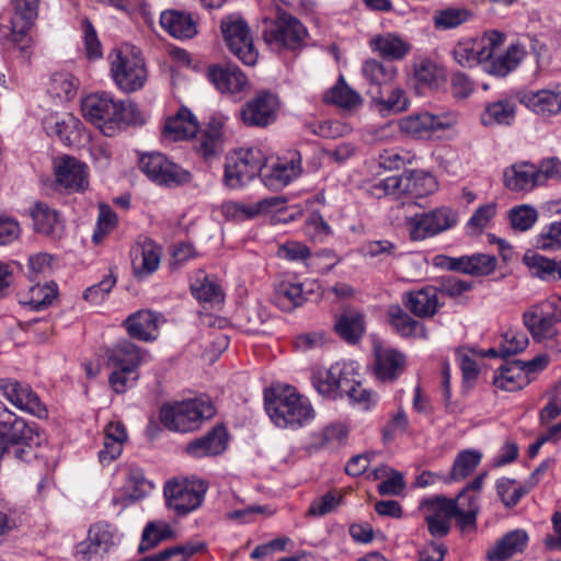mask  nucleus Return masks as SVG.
Wrapping results in <instances>:
<instances>
[{
    "label": "nucleus",
    "mask_w": 561,
    "mask_h": 561,
    "mask_svg": "<svg viewBox=\"0 0 561 561\" xmlns=\"http://www.w3.org/2000/svg\"><path fill=\"white\" fill-rule=\"evenodd\" d=\"M434 264L437 267L448 271L461 272L474 276L490 275L496 267V257L493 255L477 253L463 255L460 257H450L447 255H436Z\"/></svg>",
    "instance_id": "f3484780"
},
{
    "label": "nucleus",
    "mask_w": 561,
    "mask_h": 561,
    "mask_svg": "<svg viewBox=\"0 0 561 561\" xmlns=\"http://www.w3.org/2000/svg\"><path fill=\"white\" fill-rule=\"evenodd\" d=\"M225 118L222 116H213L206 129L198 138L197 151L204 158L216 156L222 151L225 141Z\"/></svg>",
    "instance_id": "f704fd0d"
},
{
    "label": "nucleus",
    "mask_w": 561,
    "mask_h": 561,
    "mask_svg": "<svg viewBox=\"0 0 561 561\" xmlns=\"http://www.w3.org/2000/svg\"><path fill=\"white\" fill-rule=\"evenodd\" d=\"M301 172L300 152L288 150L266 169L262 174V181L267 188L279 191L297 179Z\"/></svg>",
    "instance_id": "2eb2a0df"
},
{
    "label": "nucleus",
    "mask_w": 561,
    "mask_h": 561,
    "mask_svg": "<svg viewBox=\"0 0 561 561\" xmlns=\"http://www.w3.org/2000/svg\"><path fill=\"white\" fill-rule=\"evenodd\" d=\"M276 110V98L271 93H260L242 106L240 115L247 126L265 127L275 121Z\"/></svg>",
    "instance_id": "4be33fe9"
},
{
    "label": "nucleus",
    "mask_w": 561,
    "mask_h": 561,
    "mask_svg": "<svg viewBox=\"0 0 561 561\" xmlns=\"http://www.w3.org/2000/svg\"><path fill=\"white\" fill-rule=\"evenodd\" d=\"M103 449L99 451V459L103 465L115 460L123 451L127 433L122 422H111L104 431Z\"/></svg>",
    "instance_id": "4c0bfd02"
},
{
    "label": "nucleus",
    "mask_w": 561,
    "mask_h": 561,
    "mask_svg": "<svg viewBox=\"0 0 561 561\" xmlns=\"http://www.w3.org/2000/svg\"><path fill=\"white\" fill-rule=\"evenodd\" d=\"M301 283L282 282L275 286L273 302L284 311H291L302 306L306 298Z\"/></svg>",
    "instance_id": "a18cd8bd"
},
{
    "label": "nucleus",
    "mask_w": 561,
    "mask_h": 561,
    "mask_svg": "<svg viewBox=\"0 0 561 561\" xmlns=\"http://www.w3.org/2000/svg\"><path fill=\"white\" fill-rule=\"evenodd\" d=\"M81 111L84 118L101 128L105 135H110L105 128L112 129V124L129 121L126 105L106 92L84 98Z\"/></svg>",
    "instance_id": "6e6552de"
},
{
    "label": "nucleus",
    "mask_w": 561,
    "mask_h": 561,
    "mask_svg": "<svg viewBox=\"0 0 561 561\" xmlns=\"http://www.w3.org/2000/svg\"><path fill=\"white\" fill-rule=\"evenodd\" d=\"M508 218L515 230L526 231L536 222L538 213L531 206L520 205L510 210Z\"/></svg>",
    "instance_id": "052dcab7"
},
{
    "label": "nucleus",
    "mask_w": 561,
    "mask_h": 561,
    "mask_svg": "<svg viewBox=\"0 0 561 561\" xmlns=\"http://www.w3.org/2000/svg\"><path fill=\"white\" fill-rule=\"evenodd\" d=\"M522 102L537 114L554 115L561 111V87L524 94Z\"/></svg>",
    "instance_id": "c9c22d12"
},
{
    "label": "nucleus",
    "mask_w": 561,
    "mask_h": 561,
    "mask_svg": "<svg viewBox=\"0 0 561 561\" xmlns=\"http://www.w3.org/2000/svg\"><path fill=\"white\" fill-rule=\"evenodd\" d=\"M216 414L213 402L205 397L163 404L160 421L172 432L187 433L198 430Z\"/></svg>",
    "instance_id": "f03ea898"
},
{
    "label": "nucleus",
    "mask_w": 561,
    "mask_h": 561,
    "mask_svg": "<svg viewBox=\"0 0 561 561\" xmlns=\"http://www.w3.org/2000/svg\"><path fill=\"white\" fill-rule=\"evenodd\" d=\"M171 530L169 527L159 528L156 523H149L141 536V542L138 547L139 552L148 551L159 545L161 541L171 536Z\"/></svg>",
    "instance_id": "338daca9"
},
{
    "label": "nucleus",
    "mask_w": 561,
    "mask_h": 561,
    "mask_svg": "<svg viewBox=\"0 0 561 561\" xmlns=\"http://www.w3.org/2000/svg\"><path fill=\"white\" fill-rule=\"evenodd\" d=\"M14 14L11 19V41L19 44L21 50L30 47L28 32L37 18L38 0H11Z\"/></svg>",
    "instance_id": "6ab92c4d"
},
{
    "label": "nucleus",
    "mask_w": 561,
    "mask_h": 561,
    "mask_svg": "<svg viewBox=\"0 0 561 561\" xmlns=\"http://www.w3.org/2000/svg\"><path fill=\"white\" fill-rule=\"evenodd\" d=\"M161 26L175 38H192L196 34V25L191 14L179 11H164L160 16Z\"/></svg>",
    "instance_id": "ea45409f"
},
{
    "label": "nucleus",
    "mask_w": 561,
    "mask_h": 561,
    "mask_svg": "<svg viewBox=\"0 0 561 561\" xmlns=\"http://www.w3.org/2000/svg\"><path fill=\"white\" fill-rule=\"evenodd\" d=\"M146 357V351L130 341L124 340L107 351V363L112 368L123 371H137Z\"/></svg>",
    "instance_id": "393cba45"
},
{
    "label": "nucleus",
    "mask_w": 561,
    "mask_h": 561,
    "mask_svg": "<svg viewBox=\"0 0 561 561\" xmlns=\"http://www.w3.org/2000/svg\"><path fill=\"white\" fill-rule=\"evenodd\" d=\"M265 154L259 148H239L226 157L224 182L230 188L249 184L265 165Z\"/></svg>",
    "instance_id": "0eeeda50"
},
{
    "label": "nucleus",
    "mask_w": 561,
    "mask_h": 561,
    "mask_svg": "<svg viewBox=\"0 0 561 561\" xmlns=\"http://www.w3.org/2000/svg\"><path fill=\"white\" fill-rule=\"evenodd\" d=\"M414 76L419 83L433 87L437 85L443 72L435 62L424 59L415 67Z\"/></svg>",
    "instance_id": "774afa93"
},
{
    "label": "nucleus",
    "mask_w": 561,
    "mask_h": 561,
    "mask_svg": "<svg viewBox=\"0 0 561 561\" xmlns=\"http://www.w3.org/2000/svg\"><path fill=\"white\" fill-rule=\"evenodd\" d=\"M457 508L454 518L457 519L458 526L465 530L466 528H473L477 525V516L480 507L478 504V496H468V502L457 500Z\"/></svg>",
    "instance_id": "5fc2aeb1"
},
{
    "label": "nucleus",
    "mask_w": 561,
    "mask_h": 561,
    "mask_svg": "<svg viewBox=\"0 0 561 561\" xmlns=\"http://www.w3.org/2000/svg\"><path fill=\"white\" fill-rule=\"evenodd\" d=\"M199 129L195 115L187 108L181 107L178 113L167 118L162 135L171 141L194 137Z\"/></svg>",
    "instance_id": "cd10ccee"
},
{
    "label": "nucleus",
    "mask_w": 561,
    "mask_h": 561,
    "mask_svg": "<svg viewBox=\"0 0 561 561\" xmlns=\"http://www.w3.org/2000/svg\"><path fill=\"white\" fill-rule=\"evenodd\" d=\"M519 365H522L519 359L506 362L501 367L500 374L494 376V386L505 391H516L526 387L531 378L526 376L525 370Z\"/></svg>",
    "instance_id": "a19ab883"
},
{
    "label": "nucleus",
    "mask_w": 561,
    "mask_h": 561,
    "mask_svg": "<svg viewBox=\"0 0 561 561\" xmlns=\"http://www.w3.org/2000/svg\"><path fill=\"white\" fill-rule=\"evenodd\" d=\"M77 82L69 73L57 72L51 76L49 92L60 99L70 100L75 96Z\"/></svg>",
    "instance_id": "13d9d810"
},
{
    "label": "nucleus",
    "mask_w": 561,
    "mask_h": 561,
    "mask_svg": "<svg viewBox=\"0 0 561 561\" xmlns=\"http://www.w3.org/2000/svg\"><path fill=\"white\" fill-rule=\"evenodd\" d=\"M457 508L456 499L437 495L422 501L420 510L428 533L435 538L446 537L451 528V519Z\"/></svg>",
    "instance_id": "4468645a"
},
{
    "label": "nucleus",
    "mask_w": 561,
    "mask_h": 561,
    "mask_svg": "<svg viewBox=\"0 0 561 561\" xmlns=\"http://www.w3.org/2000/svg\"><path fill=\"white\" fill-rule=\"evenodd\" d=\"M220 30L231 54L247 66L256 64L259 53L254 47L250 27L241 16L228 15L224 18Z\"/></svg>",
    "instance_id": "9d476101"
},
{
    "label": "nucleus",
    "mask_w": 561,
    "mask_h": 561,
    "mask_svg": "<svg viewBox=\"0 0 561 561\" xmlns=\"http://www.w3.org/2000/svg\"><path fill=\"white\" fill-rule=\"evenodd\" d=\"M350 373L342 369L339 364L332 365L327 370H319L312 376L316 390L323 397L343 396L344 387L348 386Z\"/></svg>",
    "instance_id": "c756f323"
},
{
    "label": "nucleus",
    "mask_w": 561,
    "mask_h": 561,
    "mask_svg": "<svg viewBox=\"0 0 561 561\" xmlns=\"http://www.w3.org/2000/svg\"><path fill=\"white\" fill-rule=\"evenodd\" d=\"M482 455L477 450H462L460 451L453 463L449 480L461 481L470 476L479 466Z\"/></svg>",
    "instance_id": "8fccbe9b"
},
{
    "label": "nucleus",
    "mask_w": 561,
    "mask_h": 561,
    "mask_svg": "<svg viewBox=\"0 0 561 561\" xmlns=\"http://www.w3.org/2000/svg\"><path fill=\"white\" fill-rule=\"evenodd\" d=\"M159 318L149 310H140L130 314L124 327L128 334L140 341L150 342L157 339Z\"/></svg>",
    "instance_id": "72a5a7b5"
},
{
    "label": "nucleus",
    "mask_w": 561,
    "mask_h": 561,
    "mask_svg": "<svg viewBox=\"0 0 561 561\" xmlns=\"http://www.w3.org/2000/svg\"><path fill=\"white\" fill-rule=\"evenodd\" d=\"M467 19L468 12L457 8L438 10L434 14L435 26L444 30L456 27L466 22Z\"/></svg>",
    "instance_id": "69168bd1"
},
{
    "label": "nucleus",
    "mask_w": 561,
    "mask_h": 561,
    "mask_svg": "<svg viewBox=\"0 0 561 561\" xmlns=\"http://www.w3.org/2000/svg\"><path fill=\"white\" fill-rule=\"evenodd\" d=\"M227 447V433L224 426L217 425L206 435L192 440L185 447L186 453L194 458L217 456Z\"/></svg>",
    "instance_id": "c85d7f7f"
},
{
    "label": "nucleus",
    "mask_w": 561,
    "mask_h": 561,
    "mask_svg": "<svg viewBox=\"0 0 561 561\" xmlns=\"http://www.w3.org/2000/svg\"><path fill=\"white\" fill-rule=\"evenodd\" d=\"M376 357V376L382 381H392L400 376L405 366V356L398 350L385 347L381 344L374 346Z\"/></svg>",
    "instance_id": "bb28decb"
},
{
    "label": "nucleus",
    "mask_w": 561,
    "mask_h": 561,
    "mask_svg": "<svg viewBox=\"0 0 561 561\" xmlns=\"http://www.w3.org/2000/svg\"><path fill=\"white\" fill-rule=\"evenodd\" d=\"M265 410L272 422L280 428L297 430L314 419L309 400L291 386H278L265 392Z\"/></svg>",
    "instance_id": "f257e3e1"
},
{
    "label": "nucleus",
    "mask_w": 561,
    "mask_h": 561,
    "mask_svg": "<svg viewBox=\"0 0 561 561\" xmlns=\"http://www.w3.org/2000/svg\"><path fill=\"white\" fill-rule=\"evenodd\" d=\"M0 392L18 409L30 414L43 417L46 408L28 385L12 379H0Z\"/></svg>",
    "instance_id": "412c9836"
},
{
    "label": "nucleus",
    "mask_w": 561,
    "mask_h": 561,
    "mask_svg": "<svg viewBox=\"0 0 561 561\" xmlns=\"http://www.w3.org/2000/svg\"><path fill=\"white\" fill-rule=\"evenodd\" d=\"M140 170L161 186L175 187L191 182L188 171L171 162L161 153L145 154L139 160Z\"/></svg>",
    "instance_id": "f8f14e48"
},
{
    "label": "nucleus",
    "mask_w": 561,
    "mask_h": 561,
    "mask_svg": "<svg viewBox=\"0 0 561 561\" xmlns=\"http://www.w3.org/2000/svg\"><path fill=\"white\" fill-rule=\"evenodd\" d=\"M307 28L295 16L284 13L275 21L264 22V42L275 50H295L307 37Z\"/></svg>",
    "instance_id": "1a4fd4ad"
},
{
    "label": "nucleus",
    "mask_w": 561,
    "mask_h": 561,
    "mask_svg": "<svg viewBox=\"0 0 561 561\" xmlns=\"http://www.w3.org/2000/svg\"><path fill=\"white\" fill-rule=\"evenodd\" d=\"M343 496L337 492H328L312 501L307 515L313 517L324 516L340 506Z\"/></svg>",
    "instance_id": "e2e57ef3"
},
{
    "label": "nucleus",
    "mask_w": 561,
    "mask_h": 561,
    "mask_svg": "<svg viewBox=\"0 0 561 561\" xmlns=\"http://www.w3.org/2000/svg\"><path fill=\"white\" fill-rule=\"evenodd\" d=\"M373 51L389 61L402 60L411 50V44L394 33L376 35L370 38Z\"/></svg>",
    "instance_id": "2f4dec72"
},
{
    "label": "nucleus",
    "mask_w": 561,
    "mask_h": 561,
    "mask_svg": "<svg viewBox=\"0 0 561 561\" xmlns=\"http://www.w3.org/2000/svg\"><path fill=\"white\" fill-rule=\"evenodd\" d=\"M455 118L450 115H434L430 112L411 114L399 121V129L413 138H427L433 133L450 128Z\"/></svg>",
    "instance_id": "dca6fc26"
},
{
    "label": "nucleus",
    "mask_w": 561,
    "mask_h": 561,
    "mask_svg": "<svg viewBox=\"0 0 561 561\" xmlns=\"http://www.w3.org/2000/svg\"><path fill=\"white\" fill-rule=\"evenodd\" d=\"M523 319L535 341L551 340L558 334L556 324L561 322V300L551 299L534 306Z\"/></svg>",
    "instance_id": "9b49d317"
},
{
    "label": "nucleus",
    "mask_w": 561,
    "mask_h": 561,
    "mask_svg": "<svg viewBox=\"0 0 561 561\" xmlns=\"http://www.w3.org/2000/svg\"><path fill=\"white\" fill-rule=\"evenodd\" d=\"M373 99L378 104L382 105V110L392 112H402L405 111L409 106V100L404 90L398 87L391 90V93L388 98H385L382 92L378 91V94H373Z\"/></svg>",
    "instance_id": "0e129e2a"
},
{
    "label": "nucleus",
    "mask_w": 561,
    "mask_h": 561,
    "mask_svg": "<svg viewBox=\"0 0 561 561\" xmlns=\"http://www.w3.org/2000/svg\"><path fill=\"white\" fill-rule=\"evenodd\" d=\"M110 72L115 84L124 92L140 90L148 71L140 51L131 45H122L108 54Z\"/></svg>",
    "instance_id": "20e7f679"
},
{
    "label": "nucleus",
    "mask_w": 561,
    "mask_h": 561,
    "mask_svg": "<svg viewBox=\"0 0 561 561\" xmlns=\"http://www.w3.org/2000/svg\"><path fill=\"white\" fill-rule=\"evenodd\" d=\"M537 168L528 162H517L504 171V185L513 192H528L539 185Z\"/></svg>",
    "instance_id": "7c9ffc66"
},
{
    "label": "nucleus",
    "mask_w": 561,
    "mask_h": 561,
    "mask_svg": "<svg viewBox=\"0 0 561 561\" xmlns=\"http://www.w3.org/2000/svg\"><path fill=\"white\" fill-rule=\"evenodd\" d=\"M526 55L525 48L519 44H512L504 55L489 61L490 53L485 48L459 44L454 49L456 61L462 67H473L482 64L483 69L494 76L504 77L515 69Z\"/></svg>",
    "instance_id": "39448f33"
},
{
    "label": "nucleus",
    "mask_w": 561,
    "mask_h": 561,
    "mask_svg": "<svg viewBox=\"0 0 561 561\" xmlns=\"http://www.w3.org/2000/svg\"><path fill=\"white\" fill-rule=\"evenodd\" d=\"M38 434L22 417L4 408L0 411V459L4 456L27 460Z\"/></svg>",
    "instance_id": "7ed1b4c3"
},
{
    "label": "nucleus",
    "mask_w": 561,
    "mask_h": 561,
    "mask_svg": "<svg viewBox=\"0 0 561 561\" xmlns=\"http://www.w3.org/2000/svg\"><path fill=\"white\" fill-rule=\"evenodd\" d=\"M408 185L409 182L407 181V175L403 173L378 181L370 187V193L377 198H381L383 196L400 198L402 196H408Z\"/></svg>",
    "instance_id": "09e8293b"
},
{
    "label": "nucleus",
    "mask_w": 561,
    "mask_h": 561,
    "mask_svg": "<svg viewBox=\"0 0 561 561\" xmlns=\"http://www.w3.org/2000/svg\"><path fill=\"white\" fill-rule=\"evenodd\" d=\"M405 307L417 317H432L438 308L437 289L425 287L411 291L404 300Z\"/></svg>",
    "instance_id": "c03bdc74"
},
{
    "label": "nucleus",
    "mask_w": 561,
    "mask_h": 561,
    "mask_svg": "<svg viewBox=\"0 0 561 561\" xmlns=\"http://www.w3.org/2000/svg\"><path fill=\"white\" fill-rule=\"evenodd\" d=\"M161 248L150 239L136 243L131 250V264L138 278L147 277L156 272L161 261Z\"/></svg>",
    "instance_id": "b1692460"
},
{
    "label": "nucleus",
    "mask_w": 561,
    "mask_h": 561,
    "mask_svg": "<svg viewBox=\"0 0 561 561\" xmlns=\"http://www.w3.org/2000/svg\"><path fill=\"white\" fill-rule=\"evenodd\" d=\"M27 295L28 298L22 302L33 310H41L51 305L57 296V286L55 284H35L30 288Z\"/></svg>",
    "instance_id": "864d4df0"
},
{
    "label": "nucleus",
    "mask_w": 561,
    "mask_h": 561,
    "mask_svg": "<svg viewBox=\"0 0 561 561\" xmlns=\"http://www.w3.org/2000/svg\"><path fill=\"white\" fill-rule=\"evenodd\" d=\"M117 529L106 522H98L90 526L88 538L77 547L79 554L91 559L92 556H103L110 552L117 542Z\"/></svg>",
    "instance_id": "aec40b11"
},
{
    "label": "nucleus",
    "mask_w": 561,
    "mask_h": 561,
    "mask_svg": "<svg viewBox=\"0 0 561 561\" xmlns=\"http://www.w3.org/2000/svg\"><path fill=\"white\" fill-rule=\"evenodd\" d=\"M529 343L528 336L524 332L508 330L500 345L501 357L506 358L523 352Z\"/></svg>",
    "instance_id": "680f3d73"
},
{
    "label": "nucleus",
    "mask_w": 561,
    "mask_h": 561,
    "mask_svg": "<svg viewBox=\"0 0 561 561\" xmlns=\"http://www.w3.org/2000/svg\"><path fill=\"white\" fill-rule=\"evenodd\" d=\"M387 316L391 327L403 337L427 336L424 325L412 319L400 306L392 305L388 308Z\"/></svg>",
    "instance_id": "37998d69"
},
{
    "label": "nucleus",
    "mask_w": 561,
    "mask_h": 561,
    "mask_svg": "<svg viewBox=\"0 0 561 561\" xmlns=\"http://www.w3.org/2000/svg\"><path fill=\"white\" fill-rule=\"evenodd\" d=\"M526 264L533 268L538 277L543 280L561 279V259H547L538 254H526L524 256Z\"/></svg>",
    "instance_id": "de8ad7c7"
},
{
    "label": "nucleus",
    "mask_w": 561,
    "mask_h": 561,
    "mask_svg": "<svg viewBox=\"0 0 561 561\" xmlns=\"http://www.w3.org/2000/svg\"><path fill=\"white\" fill-rule=\"evenodd\" d=\"M191 290L193 296L202 302L215 305L220 304L224 299V293L220 286L207 277L201 282L192 284Z\"/></svg>",
    "instance_id": "4d7b16f0"
},
{
    "label": "nucleus",
    "mask_w": 561,
    "mask_h": 561,
    "mask_svg": "<svg viewBox=\"0 0 561 561\" xmlns=\"http://www.w3.org/2000/svg\"><path fill=\"white\" fill-rule=\"evenodd\" d=\"M43 125L49 136L57 137L65 145L73 144L80 135L81 122L70 113L49 114L44 118Z\"/></svg>",
    "instance_id": "a878e982"
},
{
    "label": "nucleus",
    "mask_w": 561,
    "mask_h": 561,
    "mask_svg": "<svg viewBox=\"0 0 561 561\" xmlns=\"http://www.w3.org/2000/svg\"><path fill=\"white\" fill-rule=\"evenodd\" d=\"M515 480L508 478H501L496 482V493L506 507L515 506L519 500L529 492L527 484L512 489Z\"/></svg>",
    "instance_id": "bf43d9fd"
},
{
    "label": "nucleus",
    "mask_w": 561,
    "mask_h": 561,
    "mask_svg": "<svg viewBox=\"0 0 561 561\" xmlns=\"http://www.w3.org/2000/svg\"><path fill=\"white\" fill-rule=\"evenodd\" d=\"M362 73L370 85V94H378L382 85L393 81L397 68L377 59H367L362 67Z\"/></svg>",
    "instance_id": "58836bf2"
},
{
    "label": "nucleus",
    "mask_w": 561,
    "mask_h": 561,
    "mask_svg": "<svg viewBox=\"0 0 561 561\" xmlns=\"http://www.w3.org/2000/svg\"><path fill=\"white\" fill-rule=\"evenodd\" d=\"M409 182L407 194L410 197H424L434 193L437 188V182L434 175L424 171H412L405 173Z\"/></svg>",
    "instance_id": "3c124183"
},
{
    "label": "nucleus",
    "mask_w": 561,
    "mask_h": 561,
    "mask_svg": "<svg viewBox=\"0 0 561 561\" xmlns=\"http://www.w3.org/2000/svg\"><path fill=\"white\" fill-rule=\"evenodd\" d=\"M34 229L53 239H59L64 232V221L59 214L44 203H36L31 210Z\"/></svg>",
    "instance_id": "473e14b6"
},
{
    "label": "nucleus",
    "mask_w": 561,
    "mask_h": 561,
    "mask_svg": "<svg viewBox=\"0 0 561 561\" xmlns=\"http://www.w3.org/2000/svg\"><path fill=\"white\" fill-rule=\"evenodd\" d=\"M207 77L221 93L234 95L244 93L249 89L245 73L233 65L213 66L208 69Z\"/></svg>",
    "instance_id": "5701e85b"
},
{
    "label": "nucleus",
    "mask_w": 561,
    "mask_h": 561,
    "mask_svg": "<svg viewBox=\"0 0 561 561\" xmlns=\"http://www.w3.org/2000/svg\"><path fill=\"white\" fill-rule=\"evenodd\" d=\"M343 396L358 409L366 411L376 402V396L365 388L359 381L350 379L348 386L344 387Z\"/></svg>",
    "instance_id": "6e6d98bb"
},
{
    "label": "nucleus",
    "mask_w": 561,
    "mask_h": 561,
    "mask_svg": "<svg viewBox=\"0 0 561 561\" xmlns=\"http://www.w3.org/2000/svg\"><path fill=\"white\" fill-rule=\"evenodd\" d=\"M335 332L347 343H357L364 332L365 322L363 314L357 310H344L335 320Z\"/></svg>",
    "instance_id": "79ce46f5"
},
{
    "label": "nucleus",
    "mask_w": 561,
    "mask_h": 561,
    "mask_svg": "<svg viewBox=\"0 0 561 561\" xmlns=\"http://www.w3.org/2000/svg\"><path fill=\"white\" fill-rule=\"evenodd\" d=\"M325 99L343 108L355 107L362 102L360 95L350 88L343 78L328 92Z\"/></svg>",
    "instance_id": "603ef678"
},
{
    "label": "nucleus",
    "mask_w": 561,
    "mask_h": 561,
    "mask_svg": "<svg viewBox=\"0 0 561 561\" xmlns=\"http://www.w3.org/2000/svg\"><path fill=\"white\" fill-rule=\"evenodd\" d=\"M457 224L456 214L449 207H437L431 211L415 214L407 220L410 238L414 241L434 237Z\"/></svg>",
    "instance_id": "ddd939ff"
},
{
    "label": "nucleus",
    "mask_w": 561,
    "mask_h": 561,
    "mask_svg": "<svg viewBox=\"0 0 561 561\" xmlns=\"http://www.w3.org/2000/svg\"><path fill=\"white\" fill-rule=\"evenodd\" d=\"M515 117V106L511 101L501 100L489 104L481 114L484 126L511 125Z\"/></svg>",
    "instance_id": "49530a36"
},
{
    "label": "nucleus",
    "mask_w": 561,
    "mask_h": 561,
    "mask_svg": "<svg viewBox=\"0 0 561 561\" xmlns=\"http://www.w3.org/2000/svg\"><path fill=\"white\" fill-rule=\"evenodd\" d=\"M528 542V535L523 529L505 534L497 543L488 551L489 561H505L516 553L523 552Z\"/></svg>",
    "instance_id": "e433bc0d"
},
{
    "label": "nucleus",
    "mask_w": 561,
    "mask_h": 561,
    "mask_svg": "<svg viewBox=\"0 0 561 561\" xmlns=\"http://www.w3.org/2000/svg\"><path fill=\"white\" fill-rule=\"evenodd\" d=\"M208 485L196 478H174L163 486L165 505L176 516H186L204 502Z\"/></svg>",
    "instance_id": "423d86ee"
},
{
    "label": "nucleus",
    "mask_w": 561,
    "mask_h": 561,
    "mask_svg": "<svg viewBox=\"0 0 561 561\" xmlns=\"http://www.w3.org/2000/svg\"><path fill=\"white\" fill-rule=\"evenodd\" d=\"M56 183L68 193L83 192L89 186L88 167L78 159L64 156L54 164Z\"/></svg>",
    "instance_id": "a211bd4d"
}]
</instances>
